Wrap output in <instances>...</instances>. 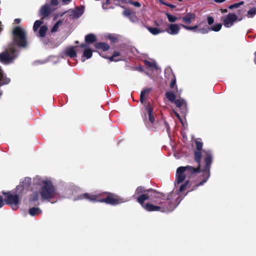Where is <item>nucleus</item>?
Instances as JSON below:
<instances>
[{
    "label": "nucleus",
    "mask_w": 256,
    "mask_h": 256,
    "mask_svg": "<svg viewBox=\"0 0 256 256\" xmlns=\"http://www.w3.org/2000/svg\"><path fill=\"white\" fill-rule=\"evenodd\" d=\"M161 194L155 191L151 190L150 194H142L138 198V202L142 206L148 211H160L162 212H170L172 211L180 202L179 194L176 192H172L168 196V199L170 200L171 204L166 207L162 205L164 203L162 201L155 200V198H160Z\"/></svg>",
    "instance_id": "f257e3e1"
},
{
    "label": "nucleus",
    "mask_w": 256,
    "mask_h": 256,
    "mask_svg": "<svg viewBox=\"0 0 256 256\" xmlns=\"http://www.w3.org/2000/svg\"><path fill=\"white\" fill-rule=\"evenodd\" d=\"M196 150L194 152V159L196 161L198 162L199 166H200L201 158L202 155L204 158L205 162V168L202 172L204 180L198 185V186L202 185L204 182H206L210 176V168L212 162V155L209 151L202 150V152H201L203 144L200 141L198 140H196Z\"/></svg>",
    "instance_id": "f03ea898"
},
{
    "label": "nucleus",
    "mask_w": 256,
    "mask_h": 256,
    "mask_svg": "<svg viewBox=\"0 0 256 256\" xmlns=\"http://www.w3.org/2000/svg\"><path fill=\"white\" fill-rule=\"evenodd\" d=\"M80 198L87 199L92 202H105L112 204H119L125 202L122 198L112 194H108L105 199H99L97 196L86 193L82 196Z\"/></svg>",
    "instance_id": "7ed1b4c3"
},
{
    "label": "nucleus",
    "mask_w": 256,
    "mask_h": 256,
    "mask_svg": "<svg viewBox=\"0 0 256 256\" xmlns=\"http://www.w3.org/2000/svg\"><path fill=\"white\" fill-rule=\"evenodd\" d=\"M39 185L41 186L40 195L42 200H48L55 196V190L50 181L40 180Z\"/></svg>",
    "instance_id": "20e7f679"
},
{
    "label": "nucleus",
    "mask_w": 256,
    "mask_h": 256,
    "mask_svg": "<svg viewBox=\"0 0 256 256\" xmlns=\"http://www.w3.org/2000/svg\"><path fill=\"white\" fill-rule=\"evenodd\" d=\"M200 167L198 168H194L192 166H180L176 170V182L180 184L185 179L186 176H191L192 174L200 172Z\"/></svg>",
    "instance_id": "39448f33"
},
{
    "label": "nucleus",
    "mask_w": 256,
    "mask_h": 256,
    "mask_svg": "<svg viewBox=\"0 0 256 256\" xmlns=\"http://www.w3.org/2000/svg\"><path fill=\"white\" fill-rule=\"evenodd\" d=\"M16 56V47L14 44H11L4 52L0 54V61L4 64H9L12 62Z\"/></svg>",
    "instance_id": "423d86ee"
},
{
    "label": "nucleus",
    "mask_w": 256,
    "mask_h": 256,
    "mask_svg": "<svg viewBox=\"0 0 256 256\" xmlns=\"http://www.w3.org/2000/svg\"><path fill=\"white\" fill-rule=\"evenodd\" d=\"M14 42L19 46L25 47L26 46V34L24 30L20 26H16L13 30Z\"/></svg>",
    "instance_id": "0eeeda50"
},
{
    "label": "nucleus",
    "mask_w": 256,
    "mask_h": 256,
    "mask_svg": "<svg viewBox=\"0 0 256 256\" xmlns=\"http://www.w3.org/2000/svg\"><path fill=\"white\" fill-rule=\"evenodd\" d=\"M242 17L238 18L234 13H230L222 18L224 26L226 28H230L237 21L242 20Z\"/></svg>",
    "instance_id": "6e6552de"
},
{
    "label": "nucleus",
    "mask_w": 256,
    "mask_h": 256,
    "mask_svg": "<svg viewBox=\"0 0 256 256\" xmlns=\"http://www.w3.org/2000/svg\"><path fill=\"white\" fill-rule=\"evenodd\" d=\"M4 195L8 194L6 202L7 204L10 205L12 210H16L18 208L19 196L16 194H13L10 192L3 193Z\"/></svg>",
    "instance_id": "1a4fd4ad"
},
{
    "label": "nucleus",
    "mask_w": 256,
    "mask_h": 256,
    "mask_svg": "<svg viewBox=\"0 0 256 256\" xmlns=\"http://www.w3.org/2000/svg\"><path fill=\"white\" fill-rule=\"evenodd\" d=\"M31 182V178H24L23 181L20 182V185L16 187L17 192L19 193L26 192L28 187Z\"/></svg>",
    "instance_id": "9d476101"
},
{
    "label": "nucleus",
    "mask_w": 256,
    "mask_h": 256,
    "mask_svg": "<svg viewBox=\"0 0 256 256\" xmlns=\"http://www.w3.org/2000/svg\"><path fill=\"white\" fill-rule=\"evenodd\" d=\"M180 26H181L180 24L179 25L176 24H168L165 31L170 34L176 35L180 32Z\"/></svg>",
    "instance_id": "9b49d317"
},
{
    "label": "nucleus",
    "mask_w": 256,
    "mask_h": 256,
    "mask_svg": "<svg viewBox=\"0 0 256 256\" xmlns=\"http://www.w3.org/2000/svg\"><path fill=\"white\" fill-rule=\"evenodd\" d=\"M84 12V8L77 7L74 10H70L68 11V14L70 18H78Z\"/></svg>",
    "instance_id": "f8f14e48"
},
{
    "label": "nucleus",
    "mask_w": 256,
    "mask_h": 256,
    "mask_svg": "<svg viewBox=\"0 0 256 256\" xmlns=\"http://www.w3.org/2000/svg\"><path fill=\"white\" fill-rule=\"evenodd\" d=\"M145 108L146 110L148 112L150 122L151 123H153L154 120V118L152 115V109L150 103H148L147 104L145 105Z\"/></svg>",
    "instance_id": "ddd939ff"
},
{
    "label": "nucleus",
    "mask_w": 256,
    "mask_h": 256,
    "mask_svg": "<svg viewBox=\"0 0 256 256\" xmlns=\"http://www.w3.org/2000/svg\"><path fill=\"white\" fill-rule=\"evenodd\" d=\"M195 18L196 15L194 14L188 13L186 16L182 17V19L184 22L190 24L194 20Z\"/></svg>",
    "instance_id": "4468645a"
},
{
    "label": "nucleus",
    "mask_w": 256,
    "mask_h": 256,
    "mask_svg": "<svg viewBox=\"0 0 256 256\" xmlns=\"http://www.w3.org/2000/svg\"><path fill=\"white\" fill-rule=\"evenodd\" d=\"M50 13V6L48 4L43 6L40 10V14L42 16H46Z\"/></svg>",
    "instance_id": "2eb2a0df"
},
{
    "label": "nucleus",
    "mask_w": 256,
    "mask_h": 256,
    "mask_svg": "<svg viewBox=\"0 0 256 256\" xmlns=\"http://www.w3.org/2000/svg\"><path fill=\"white\" fill-rule=\"evenodd\" d=\"M152 89L150 88L144 89L141 92L140 96V100L142 104H144L145 102V100L148 96L150 92L151 91Z\"/></svg>",
    "instance_id": "dca6fc26"
},
{
    "label": "nucleus",
    "mask_w": 256,
    "mask_h": 256,
    "mask_svg": "<svg viewBox=\"0 0 256 256\" xmlns=\"http://www.w3.org/2000/svg\"><path fill=\"white\" fill-rule=\"evenodd\" d=\"M124 59V58L122 56L120 53L118 52H115L113 55L109 58V60L110 61H115L117 62L118 60H121Z\"/></svg>",
    "instance_id": "f3484780"
},
{
    "label": "nucleus",
    "mask_w": 256,
    "mask_h": 256,
    "mask_svg": "<svg viewBox=\"0 0 256 256\" xmlns=\"http://www.w3.org/2000/svg\"><path fill=\"white\" fill-rule=\"evenodd\" d=\"M92 56V51L89 48H86L84 50L83 56L82 58V60L84 62L85 60V58H86V59H88L90 58Z\"/></svg>",
    "instance_id": "a211bd4d"
},
{
    "label": "nucleus",
    "mask_w": 256,
    "mask_h": 256,
    "mask_svg": "<svg viewBox=\"0 0 256 256\" xmlns=\"http://www.w3.org/2000/svg\"><path fill=\"white\" fill-rule=\"evenodd\" d=\"M66 54L70 56V58H75L76 56V54L74 48L72 47L67 48L66 50Z\"/></svg>",
    "instance_id": "6ab92c4d"
},
{
    "label": "nucleus",
    "mask_w": 256,
    "mask_h": 256,
    "mask_svg": "<svg viewBox=\"0 0 256 256\" xmlns=\"http://www.w3.org/2000/svg\"><path fill=\"white\" fill-rule=\"evenodd\" d=\"M147 28L148 30L154 35H156L164 32V30H160L158 28L148 27Z\"/></svg>",
    "instance_id": "aec40b11"
},
{
    "label": "nucleus",
    "mask_w": 256,
    "mask_h": 256,
    "mask_svg": "<svg viewBox=\"0 0 256 256\" xmlns=\"http://www.w3.org/2000/svg\"><path fill=\"white\" fill-rule=\"evenodd\" d=\"M85 41L87 43H92L96 41V38L93 34H89L85 36Z\"/></svg>",
    "instance_id": "412c9836"
},
{
    "label": "nucleus",
    "mask_w": 256,
    "mask_h": 256,
    "mask_svg": "<svg viewBox=\"0 0 256 256\" xmlns=\"http://www.w3.org/2000/svg\"><path fill=\"white\" fill-rule=\"evenodd\" d=\"M95 46L98 48H101L104 51L107 50L109 49V46L104 42H98L95 44Z\"/></svg>",
    "instance_id": "4be33fe9"
},
{
    "label": "nucleus",
    "mask_w": 256,
    "mask_h": 256,
    "mask_svg": "<svg viewBox=\"0 0 256 256\" xmlns=\"http://www.w3.org/2000/svg\"><path fill=\"white\" fill-rule=\"evenodd\" d=\"M256 14V8L253 7L250 8L246 14V16L248 18H252Z\"/></svg>",
    "instance_id": "5701e85b"
},
{
    "label": "nucleus",
    "mask_w": 256,
    "mask_h": 256,
    "mask_svg": "<svg viewBox=\"0 0 256 256\" xmlns=\"http://www.w3.org/2000/svg\"><path fill=\"white\" fill-rule=\"evenodd\" d=\"M41 210L36 208H32L29 210V213L31 216H34L41 214Z\"/></svg>",
    "instance_id": "b1692460"
},
{
    "label": "nucleus",
    "mask_w": 256,
    "mask_h": 256,
    "mask_svg": "<svg viewBox=\"0 0 256 256\" xmlns=\"http://www.w3.org/2000/svg\"><path fill=\"white\" fill-rule=\"evenodd\" d=\"M166 98L170 102H174L176 98L174 94L172 92H166Z\"/></svg>",
    "instance_id": "393cba45"
},
{
    "label": "nucleus",
    "mask_w": 256,
    "mask_h": 256,
    "mask_svg": "<svg viewBox=\"0 0 256 256\" xmlns=\"http://www.w3.org/2000/svg\"><path fill=\"white\" fill-rule=\"evenodd\" d=\"M48 30V28L46 26H40L38 34L39 36L41 37H44Z\"/></svg>",
    "instance_id": "a878e982"
},
{
    "label": "nucleus",
    "mask_w": 256,
    "mask_h": 256,
    "mask_svg": "<svg viewBox=\"0 0 256 256\" xmlns=\"http://www.w3.org/2000/svg\"><path fill=\"white\" fill-rule=\"evenodd\" d=\"M180 26L186 30H193L194 32L197 30V28L199 27V25L198 24L193 26H187L183 24H181Z\"/></svg>",
    "instance_id": "bb28decb"
},
{
    "label": "nucleus",
    "mask_w": 256,
    "mask_h": 256,
    "mask_svg": "<svg viewBox=\"0 0 256 256\" xmlns=\"http://www.w3.org/2000/svg\"><path fill=\"white\" fill-rule=\"evenodd\" d=\"M166 15L168 21L170 22H174L178 20V18L174 15H172L168 13H167Z\"/></svg>",
    "instance_id": "cd10ccee"
},
{
    "label": "nucleus",
    "mask_w": 256,
    "mask_h": 256,
    "mask_svg": "<svg viewBox=\"0 0 256 256\" xmlns=\"http://www.w3.org/2000/svg\"><path fill=\"white\" fill-rule=\"evenodd\" d=\"M175 104L178 108L184 107L186 104L182 100H177L174 101Z\"/></svg>",
    "instance_id": "c85d7f7f"
},
{
    "label": "nucleus",
    "mask_w": 256,
    "mask_h": 256,
    "mask_svg": "<svg viewBox=\"0 0 256 256\" xmlns=\"http://www.w3.org/2000/svg\"><path fill=\"white\" fill-rule=\"evenodd\" d=\"M42 20H36L33 26V30L34 32H36L38 28L40 26V25L42 24Z\"/></svg>",
    "instance_id": "c756f323"
},
{
    "label": "nucleus",
    "mask_w": 256,
    "mask_h": 256,
    "mask_svg": "<svg viewBox=\"0 0 256 256\" xmlns=\"http://www.w3.org/2000/svg\"><path fill=\"white\" fill-rule=\"evenodd\" d=\"M222 26L220 24H216L210 28V30L218 32L221 29Z\"/></svg>",
    "instance_id": "7c9ffc66"
},
{
    "label": "nucleus",
    "mask_w": 256,
    "mask_h": 256,
    "mask_svg": "<svg viewBox=\"0 0 256 256\" xmlns=\"http://www.w3.org/2000/svg\"><path fill=\"white\" fill-rule=\"evenodd\" d=\"M148 66L150 67L152 69L153 68H156V70L158 69L157 66L156 64V63L155 62H150L148 61H145L144 62Z\"/></svg>",
    "instance_id": "2f4dec72"
},
{
    "label": "nucleus",
    "mask_w": 256,
    "mask_h": 256,
    "mask_svg": "<svg viewBox=\"0 0 256 256\" xmlns=\"http://www.w3.org/2000/svg\"><path fill=\"white\" fill-rule=\"evenodd\" d=\"M128 4H130L134 6L136 8H140L141 6V4L138 2H133L131 0H128Z\"/></svg>",
    "instance_id": "473e14b6"
},
{
    "label": "nucleus",
    "mask_w": 256,
    "mask_h": 256,
    "mask_svg": "<svg viewBox=\"0 0 256 256\" xmlns=\"http://www.w3.org/2000/svg\"><path fill=\"white\" fill-rule=\"evenodd\" d=\"M244 2H240L236 3L230 5L228 8L230 9H232L234 8H238L240 6L244 4Z\"/></svg>",
    "instance_id": "72a5a7b5"
},
{
    "label": "nucleus",
    "mask_w": 256,
    "mask_h": 256,
    "mask_svg": "<svg viewBox=\"0 0 256 256\" xmlns=\"http://www.w3.org/2000/svg\"><path fill=\"white\" fill-rule=\"evenodd\" d=\"M39 198V195L38 192H34L32 196L30 198V200L34 202L38 200Z\"/></svg>",
    "instance_id": "f704fd0d"
},
{
    "label": "nucleus",
    "mask_w": 256,
    "mask_h": 256,
    "mask_svg": "<svg viewBox=\"0 0 256 256\" xmlns=\"http://www.w3.org/2000/svg\"><path fill=\"white\" fill-rule=\"evenodd\" d=\"M60 24V21H58L54 26L51 30L52 32H56L58 30Z\"/></svg>",
    "instance_id": "c9c22d12"
},
{
    "label": "nucleus",
    "mask_w": 256,
    "mask_h": 256,
    "mask_svg": "<svg viewBox=\"0 0 256 256\" xmlns=\"http://www.w3.org/2000/svg\"><path fill=\"white\" fill-rule=\"evenodd\" d=\"M146 192V191L144 189V188L140 186L136 188V190L135 194H138L140 193L145 192Z\"/></svg>",
    "instance_id": "e433bc0d"
},
{
    "label": "nucleus",
    "mask_w": 256,
    "mask_h": 256,
    "mask_svg": "<svg viewBox=\"0 0 256 256\" xmlns=\"http://www.w3.org/2000/svg\"><path fill=\"white\" fill-rule=\"evenodd\" d=\"M197 30L198 31L204 34L208 33V32H210V28H200V29H198Z\"/></svg>",
    "instance_id": "4c0bfd02"
},
{
    "label": "nucleus",
    "mask_w": 256,
    "mask_h": 256,
    "mask_svg": "<svg viewBox=\"0 0 256 256\" xmlns=\"http://www.w3.org/2000/svg\"><path fill=\"white\" fill-rule=\"evenodd\" d=\"M188 180H186L184 184L181 185V186H180V192H182L186 190V186L188 184Z\"/></svg>",
    "instance_id": "58836bf2"
},
{
    "label": "nucleus",
    "mask_w": 256,
    "mask_h": 256,
    "mask_svg": "<svg viewBox=\"0 0 256 256\" xmlns=\"http://www.w3.org/2000/svg\"><path fill=\"white\" fill-rule=\"evenodd\" d=\"M174 76V78L172 80L170 84V87L172 88H173L176 85V78L174 76Z\"/></svg>",
    "instance_id": "ea45409f"
},
{
    "label": "nucleus",
    "mask_w": 256,
    "mask_h": 256,
    "mask_svg": "<svg viewBox=\"0 0 256 256\" xmlns=\"http://www.w3.org/2000/svg\"><path fill=\"white\" fill-rule=\"evenodd\" d=\"M160 2L162 4H164V5H166L167 6H168L169 7L171 8H174L176 6L174 5H173V4H167L165 2H164L163 0H160Z\"/></svg>",
    "instance_id": "a19ab883"
},
{
    "label": "nucleus",
    "mask_w": 256,
    "mask_h": 256,
    "mask_svg": "<svg viewBox=\"0 0 256 256\" xmlns=\"http://www.w3.org/2000/svg\"><path fill=\"white\" fill-rule=\"evenodd\" d=\"M124 14L126 16H128L131 14V12L130 10L125 8L124 11Z\"/></svg>",
    "instance_id": "79ce46f5"
},
{
    "label": "nucleus",
    "mask_w": 256,
    "mask_h": 256,
    "mask_svg": "<svg viewBox=\"0 0 256 256\" xmlns=\"http://www.w3.org/2000/svg\"><path fill=\"white\" fill-rule=\"evenodd\" d=\"M208 22L209 24H212L214 22V19L212 16H208L207 18Z\"/></svg>",
    "instance_id": "37998d69"
},
{
    "label": "nucleus",
    "mask_w": 256,
    "mask_h": 256,
    "mask_svg": "<svg viewBox=\"0 0 256 256\" xmlns=\"http://www.w3.org/2000/svg\"><path fill=\"white\" fill-rule=\"evenodd\" d=\"M110 0H106L105 4H103L102 6L104 9H107L108 8L106 6L107 4H110Z\"/></svg>",
    "instance_id": "c03bdc74"
},
{
    "label": "nucleus",
    "mask_w": 256,
    "mask_h": 256,
    "mask_svg": "<svg viewBox=\"0 0 256 256\" xmlns=\"http://www.w3.org/2000/svg\"><path fill=\"white\" fill-rule=\"evenodd\" d=\"M50 4L53 6H57L58 4V0H50Z\"/></svg>",
    "instance_id": "a18cd8bd"
},
{
    "label": "nucleus",
    "mask_w": 256,
    "mask_h": 256,
    "mask_svg": "<svg viewBox=\"0 0 256 256\" xmlns=\"http://www.w3.org/2000/svg\"><path fill=\"white\" fill-rule=\"evenodd\" d=\"M4 205V201L2 197L0 196V208Z\"/></svg>",
    "instance_id": "49530a36"
},
{
    "label": "nucleus",
    "mask_w": 256,
    "mask_h": 256,
    "mask_svg": "<svg viewBox=\"0 0 256 256\" xmlns=\"http://www.w3.org/2000/svg\"><path fill=\"white\" fill-rule=\"evenodd\" d=\"M62 2L66 4H69L72 0H62Z\"/></svg>",
    "instance_id": "de8ad7c7"
},
{
    "label": "nucleus",
    "mask_w": 256,
    "mask_h": 256,
    "mask_svg": "<svg viewBox=\"0 0 256 256\" xmlns=\"http://www.w3.org/2000/svg\"><path fill=\"white\" fill-rule=\"evenodd\" d=\"M226 0H214V2L217 3H222Z\"/></svg>",
    "instance_id": "09e8293b"
},
{
    "label": "nucleus",
    "mask_w": 256,
    "mask_h": 256,
    "mask_svg": "<svg viewBox=\"0 0 256 256\" xmlns=\"http://www.w3.org/2000/svg\"><path fill=\"white\" fill-rule=\"evenodd\" d=\"M108 38L112 42L115 41L116 38L112 36H108Z\"/></svg>",
    "instance_id": "8fccbe9b"
},
{
    "label": "nucleus",
    "mask_w": 256,
    "mask_h": 256,
    "mask_svg": "<svg viewBox=\"0 0 256 256\" xmlns=\"http://www.w3.org/2000/svg\"><path fill=\"white\" fill-rule=\"evenodd\" d=\"M20 22V20L19 19V18H16L14 20V22L16 24H18L19 22Z\"/></svg>",
    "instance_id": "3c124183"
},
{
    "label": "nucleus",
    "mask_w": 256,
    "mask_h": 256,
    "mask_svg": "<svg viewBox=\"0 0 256 256\" xmlns=\"http://www.w3.org/2000/svg\"><path fill=\"white\" fill-rule=\"evenodd\" d=\"M220 10H221L222 13H225V12H227V10L226 9H224V10L221 9Z\"/></svg>",
    "instance_id": "603ef678"
},
{
    "label": "nucleus",
    "mask_w": 256,
    "mask_h": 256,
    "mask_svg": "<svg viewBox=\"0 0 256 256\" xmlns=\"http://www.w3.org/2000/svg\"><path fill=\"white\" fill-rule=\"evenodd\" d=\"M175 114H176V116L179 118V120H181V119H180V116L179 114H178V113H176V112H175Z\"/></svg>",
    "instance_id": "864d4df0"
},
{
    "label": "nucleus",
    "mask_w": 256,
    "mask_h": 256,
    "mask_svg": "<svg viewBox=\"0 0 256 256\" xmlns=\"http://www.w3.org/2000/svg\"><path fill=\"white\" fill-rule=\"evenodd\" d=\"M2 23L0 22V32H1V30H2Z\"/></svg>",
    "instance_id": "5fc2aeb1"
},
{
    "label": "nucleus",
    "mask_w": 256,
    "mask_h": 256,
    "mask_svg": "<svg viewBox=\"0 0 256 256\" xmlns=\"http://www.w3.org/2000/svg\"><path fill=\"white\" fill-rule=\"evenodd\" d=\"M86 44H82V45H81V47H82V48H85V47H86Z\"/></svg>",
    "instance_id": "6e6d98bb"
},
{
    "label": "nucleus",
    "mask_w": 256,
    "mask_h": 256,
    "mask_svg": "<svg viewBox=\"0 0 256 256\" xmlns=\"http://www.w3.org/2000/svg\"><path fill=\"white\" fill-rule=\"evenodd\" d=\"M255 62H256V60H255Z\"/></svg>",
    "instance_id": "4d7b16f0"
}]
</instances>
